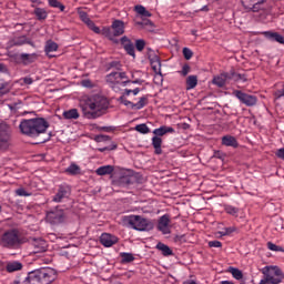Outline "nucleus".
<instances>
[{
    "instance_id": "obj_1",
    "label": "nucleus",
    "mask_w": 284,
    "mask_h": 284,
    "mask_svg": "<svg viewBox=\"0 0 284 284\" xmlns=\"http://www.w3.org/2000/svg\"><path fill=\"white\" fill-rule=\"evenodd\" d=\"M79 108L82 116L92 121L105 114V110L110 108V101L101 94L85 95L81 98Z\"/></svg>"
},
{
    "instance_id": "obj_2",
    "label": "nucleus",
    "mask_w": 284,
    "mask_h": 284,
    "mask_svg": "<svg viewBox=\"0 0 284 284\" xmlns=\"http://www.w3.org/2000/svg\"><path fill=\"white\" fill-rule=\"evenodd\" d=\"M20 132L26 136L31 139H37L40 134H45L48 128H50V122L44 118H33L29 120H22L19 124Z\"/></svg>"
},
{
    "instance_id": "obj_3",
    "label": "nucleus",
    "mask_w": 284,
    "mask_h": 284,
    "mask_svg": "<svg viewBox=\"0 0 284 284\" xmlns=\"http://www.w3.org/2000/svg\"><path fill=\"white\" fill-rule=\"evenodd\" d=\"M122 221L125 225L138 232H150V230H154V224L141 215H126Z\"/></svg>"
},
{
    "instance_id": "obj_4",
    "label": "nucleus",
    "mask_w": 284,
    "mask_h": 284,
    "mask_svg": "<svg viewBox=\"0 0 284 284\" xmlns=\"http://www.w3.org/2000/svg\"><path fill=\"white\" fill-rule=\"evenodd\" d=\"M105 81L108 85L114 90V92H119L121 88H125L130 80H128V74L125 72L112 71L105 77Z\"/></svg>"
},
{
    "instance_id": "obj_5",
    "label": "nucleus",
    "mask_w": 284,
    "mask_h": 284,
    "mask_svg": "<svg viewBox=\"0 0 284 284\" xmlns=\"http://www.w3.org/2000/svg\"><path fill=\"white\" fill-rule=\"evenodd\" d=\"M31 278H34L36 284H50L57 281V271L54 268L44 267L31 272Z\"/></svg>"
},
{
    "instance_id": "obj_6",
    "label": "nucleus",
    "mask_w": 284,
    "mask_h": 284,
    "mask_svg": "<svg viewBox=\"0 0 284 284\" xmlns=\"http://www.w3.org/2000/svg\"><path fill=\"white\" fill-rule=\"evenodd\" d=\"M2 247H8L9 250H14L21 245V237H19V230L12 229L3 233L1 237Z\"/></svg>"
},
{
    "instance_id": "obj_7",
    "label": "nucleus",
    "mask_w": 284,
    "mask_h": 284,
    "mask_svg": "<svg viewBox=\"0 0 284 284\" xmlns=\"http://www.w3.org/2000/svg\"><path fill=\"white\" fill-rule=\"evenodd\" d=\"M12 141V129L6 122H0V152H6Z\"/></svg>"
},
{
    "instance_id": "obj_8",
    "label": "nucleus",
    "mask_w": 284,
    "mask_h": 284,
    "mask_svg": "<svg viewBox=\"0 0 284 284\" xmlns=\"http://www.w3.org/2000/svg\"><path fill=\"white\" fill-rule=\"evenodd\" d=\"M262 274H264V276H266V278H268V277L271 278L270 284L283 283L284 273L281 270V267H278V266H265L262 270Z\"/></svg>"
},
{
    "instance_id": "obj_9",
    "label": "nucleus",
    "mask_w": 284,
    "mask_h": 284,
    "mask_svg": "<svg viewBox=\"0 0 284 284\" xmlns=\"http://www.w3.org/2000/svg\"><path fill=\"white\" fill-rule=\"evenodd\" d=\"M233 97L240 101L246 108H254L258 103V98L256 95L247 94L241 90L233 91Z\"/></svg>"
},
{
    "instance_id": "obj_10",
    "label": "nucleus",
    "mask_w": 284,
    "mask_h": 284,
    "mask_svg": "<svg viewBox=\"0 0 284 284\" xmlns=\"http://www.w3.org/2000/svg\"><path fill=\"white\" fill-rule=\"evenodd\" d=\"M267 0H241V4L246 12H261L265 10Z\"/></svg>"
},
{
    "instance_id": "obj_11",
    "label": "nucleus",
    "mask_w": 284,
    "mask_h": 284,
    "mask_svg": "<svg viewBox=\"0 0 284 284\" xmlns=\"http://www.w3.org/2000/svg\"><path fill=\"white\" fill-rule=\"evenodd\" d=\"M8 48H21V45H31L34 48V42L32 39L28 38V36H14L13 38L9 39L7 43Z\"/></svg>"
},
{
    "instance_id": "obj_12",
    "label": "nucleus",
    "mask_w": 284,
    "mask_h": 284,
    "mask_svg": "<svg viewBox=\"0 0 284 284\" xmlns=\"http://www.w3.org/2000/svg\"><path fill=\"white\" fill-rule=\"evenodd\" d=\"M63 219H65V212L63 209L55 207L47 212V221L48 223H51V225H59V223H63Z\"/></svg>"
},
{
    "instance_id": "obj_13",
    "label": "nucleus",
    "mask_w": 284,
    "mask_h": 284,
    "mask_svg": "<svg viewBox=\"0 0 284 284\" xmlns=\"http://www.w3.org/2000/svg\"><path fill=\"white\" fill-rule=\"evenodd\" d=\"M70 194H72V187L67 183H62L58 186V191L52 197V201L53 203H61L63 199H68Z\"/></svg>"
},
{
    "instance_id": "obj_14",
    "label": "nucleus",
    "mask_w": 284,
    "mask_h": 284,
    "mask_svg": "<svg viewBox=\"0 0 284 284\" xmlns=\"http://www.w3.org/2000/svg\"><path fill=\"white\" fill-rule=\"evenodd\" d=\"M78 14L81 21H83V23H85V26H88V28L92 30V32H94L95 34H101V29L97 27V24H94V21H92V19H90V17L88 16V12L78 11Z\"/></svg>"
},
{
    "instance_id": "obj_15",
    "label": "nucleus",
    "mask_w": 284,
    "mask_h": 284,
    "mask_svg": "<svg viewBox=\"0 0 284 284\" xmlns=\"http://www.w3.org/2000/svg\"><path fill=\"white\" fill-rule=\"evenodd\" d=\"M100 243L104 247H112V245H116V243H119V237L110 233H102L100 236Z\"/></svg>"
},
{
    "instance_id": "obj_16",
    "label": "nucleus",
    "mask_w": 284,
    "mask_h": 284,
    "mask_svg": "<svg viewBox=\"0 0 284 284\" xmlns=\"http://www.w3.org/2000/svg\"><path fill=\"white\" fill-rule=\"evenodd\" d=\"M227 81H232V74H230V72H223L220 75H215L212 83L217 88H225V83H227Z\"/></svg>"
},
{
    "instance_id": "obj_17",
    "label": "nucleus",
    "mask_w": 284,
    "mask_h": 284,
    "mask_svg": "<svg viewBox=\"0 0 284 284\" xmlns=\"http://www.w3.org/2000/svg\"><path fill=\"white\" fill-rule=\"evenodd\" d=\"M158 230L160 232H162V234H171V230H170V215L169 214H164L160 217L159 222H158Z\"/></svg>"
},
{
    "instance_id": "obj_18",
    "label": "nucleus",
    "mask_w": 284,
    "mask_h": 284,
    "mask_svg": "<svg viewBox=\"0 0 284 284\" xmlns=\"http://www.w3.org/2000/svg\"><path fill=\"white\" fill-rule=\"evenodd\" d=\"M34 254H41L48 251V242L43 239H37L32 242Z\"/></svg>"
},
{
    "instance_id": "obj_19",
    "label": "nucleus",
    "mask_w": 284,
    "mask_h": 284,
    "mask_svg": "<svg viewBox=\"0 0 284 284\" xmlns=\"http://www.w3.org/2000/svg\"><path fill=\"white\" fill-rule=\"evenodd\" d=\"M111 30L115 37H121L125 32V23L121 20H114L111 24Z\"/></svg>"
},
{
    "instance_id": "obj_20",
    "label": "nucleus",
    "mask_w": 284,
    "mask_h": 284,
    "mask_svg": "<svg viewBox=\"0 0 284 284\" xmlns=\"http://www.w3.org/2000/svg\"><path fill=\"white\" fill-rule=\"evenodd\" d=\"M149 60L153 72L160 74L161 77V58H159L156 54H153L149 57Z\"/></svg>"
},
{
    "instance_id": "obj_21",
    "label": "nucleus",
    "mask_w": 284,
    "mask_h": 284,
    "mask_svg": "<svg viewBox=\"0 0 284 284\" xmlns=\"http://www.w3.org/2000/svg\"><path fill=\"white\" fill-rule=\"evenodd\" d=\"M39 59V55L37 53H21L20 54V61L23 63V65H30V63H34Z\"/></svg>"
},
{
    "instance_id": "obj_22",
    "label": "nucleus",
    "mask_w": 284,
    "mask_h": 284,
    "mask_svg": "<svg viewBox=\"0 0 284 284\" xmlns=\"http://www.w3.org/2000/svg\"><path fill=\"white\" fill-rule=\"evenodd\" d=\"M153 134H155V136H159V138L165 136V134H174V128L162 125L158 129H154Z\"/></svg>"
},
{
    "instance_id": "obj_23",
    "label": "nucleus",
    "mask_w": 284,
    "mask_h": 284,
    "mask_svg": "<svg viewBox=\"0 0 284 284\" xmlns=\"http://www.w3.org/2000/svg\"><path fill=\"white\" fill-rule=\"evenodd\" d=\"M222 145L226 148H239V141L232 135H224L222 138Z\"/></svg>"
},
{
    "instance_id": "obj_24",
    "label": "nucleus",
    "mask_w": 284,
    "mask_h": 284,
    "mask_svg": "<svg viewBox=\"0 0 284 284\" xmlns=\"http://www.w3.org/2000/svg\"><path fill=\"white\" fill-rule=\"evenodd\" d=\"M155 248L159 250V252H161L162 256H173L174 252L172 251V248H170V246H168V244H164L163 242H159L155 246Z\"/></svg>"
},
{
    "instance_id": "obj_25",
    "label": "nucleus",
    "mask_w": 284,
    "mask_h": 284,
    "mask_svg": "<svg viewBox=\"0 0 284 284\" xmlns=\"http://www.w3.org/2000/svg\"><path fill=\"white\" fill-rule=\"evenodd\" d=\"M264 37L270 39V41H276L277 43L284 44V37L278 32L266 31L264 32Z\"/></svg>"
},
{
    "instance_id": "obj_26",
    "label": "nucleus",
    "mask_w": 284,
    "mask_h": 284,
    "mask_svg": "<svg viewBox=\"0 0 284 284\" xmlns=\"http://www.w3.org/2000/svg\"><path fill=\"white\" fill-rule=\"evenodd\" d=\"M161 145H163V139L159 138L158 135L152 138V146L154 148V154H163V149H161Z\"/></svg>"
},
{
    "instance_id": "obj_27",
    "label": "nucleus",
    "mask_w": 284,
    "mask_h": 284,
    "mask_svg": "<svg viewBox=\"0 0 284 284\" xmlns=\"http://www.w3.org/2000/svg\"><path fill=\"white\" fill-rule=\"evenodd\" d=\"M185 83H186L185 89L187 91L194 90V88H196V85H199V77L197 75H189L186 78V82Z\"/></svg>"
},
{
    "instance_id": "obj_28",
    "label": "nucleus",
    "mask_w": 284,
    "mask_h": 284,
    "mask_svg": "<svg viewBox=\"0 0 284 284\" xmlns=\"http://www.w3.org/2000/svg\"><path fill=\"white\" fill-rule=\"evenodd\" d=\"M19 270H23V264L19 261L9 262L7 264V272L9 273L19 272Z\"/></svg>"
},
{
    "instance_id": "obj_29",
    "label": "nucleus",
    "mask_w": 284,
    "mask_h": 284,
    "mask_svg": "<svg viewBox=\"0 0 284 284\" xmlns=\"http://www.w3.org/2000/svg\"><path fill=\"white\" fill-rule=\"evenodd\" d=\"M135 23L136 26H140V28H143V30H148L149 32H152V30H154V22L149 19H143L142 21H138Z\"/></svg>"
},
{
    "instance_id": "obj_30",
    "label": "nucleus",
    "mask_w": 284,
    "mask_h": 284,
    "mask_svg": "<svg viewBox=\"0 0 284 284\" xmlns=\"http://www.w3.org/2000/svg\"><path fill=\"white\" fill-rule=\"evenodd\" d=\"M112 172H114V166L112 165L100 166L95 170L98 176H105V174H112Z\"/></svg>"
},
{
    "instance_id": "obj_31",
    "label": "nucleus",
    "mask_w": 284,
    "mask_h": 284,
    "mask_svg": "<svg viewBox=\"0 0 284 284\" xmlns=\"http://www.w3.org/2000/svg\"><path fill=\"white\" fill-rule=\"evenodd\" d=\"M62 116L64 118V119H67V120H77V119H79V116H80V114H79V110H77V109H70V110H68V111H64L63 113H62Z\"/></svg>"
},
{
    "instance_id": "obj_32",
    "label": "nucleus",
    "mask_w": 284,
    "mask_h": 284,
    "mask_svg": "<svg viewBox=\"0 0 284 284\" xmlns=\"http://www.w3.org/2000/svg\"><path fill=\"white\" fill-rule=\"evenodd\" d=\"M33 14H36L38 21H45L48 19V11L43 8H36Z\"/></svg>"
},
{
    "instance_id": "obj_33",
    "label": "nucleus",
    "mask_w": 284,
    "mask_h": 284,
    "mask_svg": "<svg viewBox=\"0 0 284 284\" xmlns=\"http://www.w3.org/2000/svg\"><path fill=\"white\" fill-rule=\"evenodd\" d=\"M100 34L109 39L110 41H114V38L116 37L114 34V31L110 27H104L102 30H100Z\"/></svg>"
},
{
    "instance_id": "obj_34",
    "label": "nucleus",
    "mask_w": 284,
    "mask_h": 284,
    "mask_svg": "<svg viewBox=\"0 0 284 284\" xmlns=\"http://www.w3.org/2000/svg\"><path fill=\"white\" fill-rule=\"evenodd\" d=\"M65 172L71 176H77V174H81V168L75 163H72L68 166V169H65Z\"/></svg>"
},
{
    "instance_id": "obj_35",
    "label": "nucleus",
    "mask_w": 284,
    "mask_h": 284,
    "mask_svg": "<svg viewBox=\"0 0 284 284\" xmlns=\"http://www.w3.org/2000/svg\"><path fill=\"white\" fill-rule=\"evenodd\" d=\"M229 272H230V274H232V276H233V278H235V281L243 280V271H241L234 266H230Z\"/></svg>"
},
{
    "instance_id": "obj_36",
    "label": "nucleus",
    "mask_w": 284,
    "mask_h": 284,
    "mask_svg": "<svg viewBox=\"0 0 284 284\" xmlns=\"http://www.w3.org/2000/svg\"><path fill=\"white\" fill-rule=\"evenodd\" d=\"M57 50H59V44L52 40H49L44 47L45 53L50 54V52H57Z\"/></svg>"
},
{
    "instance_id": "obj_37",
    "label": "nucleus",
    "mask_w": 284,
    "mask_h": 284,
    "mask_svg": "<svg viewBox=\"0 0 284 284\" xmlns=\"http://www.w3.org/2000/svg\"><path fill=\"white\" fill-rule=\"evenodd\" d=\"M148 103V95H144L140 98V100L136 103H133V110H143V108H145Z\"/></svg>"
},
{
    "instance_id": "obj_38",
    "label": "nucleus",
    "mask_w": 284,
    "mask_h": 284,
    "mask_svg": "<svg viewBox=\"0 0 284 284\" xmlns=\"http://www.w3.org/2000/svg\"><path fill=\"white\" fill-rule=\"evenodd\" d=\"M135 12L140 14V17H145V18L152 17V13L141 4L135 6Z\"/></svg>"
},
{
    "instance_id": "obj_39",
    "label": "nucleus",
    "mask_w": 284,
    "mask_h": 284,
    "mask_svg": "<svg viewBox=\"0 0 284 284\" xmlns=\"http://www.w3.org/2000/svg\"><path fill=\"white\" fill-rule=\"evenodd\" d=\"M8 92H10V83L0 79V95L3 97V94H8Z\"/></svg>"
},
{
    "instance_id": "obj_40",
    "label": "nucleus",
    "mask_w": 284,
    "mask_h": 284,
    "mask_svg": "<svg viewBox=\"0 0 284 284\" xmlns=\"http://www.w3.org/2000/svg\"><path fill=\"white\" fill-rule=\"evenodd\" d=\"M224 212H226V214H230L231 216H236L239 214V207L225 204Z\"/></svg>"
},
{
    "instance_id": "obj_41",
    "label": "nucleus",
    "mask_w": 284,
    "mask_h": 284,
    "mask_svg": "<svg viewBox=\"0 0 284 284\" xmlns=\"http://www.w3.org/2000/svg\"><path fill=\"white\" fill-rule=\"evenodd\" d=\"M135 131L139 132L140 134H150V128L145 123L138 124L135 126Z\"/></svg>"
},
{
    "instance_id": "obj_42",
    "label": "nucleus",
    "mask_w": 284,
    "mask_h": 284,
    "mask_svg": "<svg viewBox=\"0 0 284 284\" xmlns=\"http://www.w3.org/2000/svg\"><path fill=\"white\" fill-rule=\"evenodd\" d=\"M48 3L51 8H59L61 12L65 10V6H63L59 0H48Z\"/></svg>"
},
{
    "instance_id": "obj_43",
    "label": "nucleus",
    "mask_w": 284,
    "mask_h": 284,
    "mask_svg": "<svg viewBox=\"0 0 284 284\" xmlns=\"http://www.w3.org/2000/svg\"><path fill=\"white\" fill-rule=\"evenodd\" d=\"M119 102L122 103V105H125L126 108H130L131 110H134V102L129 101L125 95H121L119 98Z\"/></svg>"
},
{
    "instance_id": "obj_44",
    "label": "nucleus",
    "mask_w": 284,
    "mask_h": 284,
    "mask_svg": "<svg viewBox=\"0 0 284 284\" xmlns=\"http://www.w3.org/2000/svg\"><path fill=\"white\" fill-rule=\"evenodd\" d=\"M122 263H132L134 261V255L132 253H120Z\"/></svg>"
},
{
    "instance_id": "obj_45",
    "label": "nucleus",
    "mask_w": 284,
    "mask_h": 284,
    "mask_svg": "<svg viewBox=\"0 0 284 284\" xmlns=\"http://www.w3.org/2000/svg\"><path fill=\"white\" fill-rule=\"evenodd\" d=\"M229 74H231L232 79H234L235 81H243V83L247 81V78L245 77V74L236 73L234 71H230Z\"/></svg>"
},
{
    "instance_id": "obj_46",
    "label": "nucleus",
    "mask_w": 284,
    "mask_h": 284,
    "mask_svg": "<svg viewBox=\"0 0 284 284\" xmlns=\"http://www.w3.org/2000/svg\"><path fill=\"white\" fill-rule=\"evenodd\" d=\"M189 72H192V68L190 64L185 63L182 65V70L178 71V74H180V77H187Z\"/></svg>"
},
{
    "instance_id": "obj_47",
    "label": "nucleus",
    "mask_w": 284,
    "mask_h": 284,
    "mask_svg": "<svg viewBox=\"0 0 284 284\" xmlns=\"http://www.w3.org/2000/svg\"><path fill=\"white\" fill-rule=\"evenodd\" d=\"M124 50L125 52H128L130 54V57H135V52H134V44L131 43H125L124 44Z\"/></svg>"
},
{
    "instance_id": "obj_48",
    "label": "nucleus",
    "mask_w": 284,
    "mask_h": 284,
    "mask_svg": "<svg viewBox=\"0 0 284 284\" xmlns=\"http://www.w3.org/2000/svg\"><path fill=\"white\" fill-rule=\"evenodd\" d=\"M267 250H271V252H283V247L272 243V242H267Z\"/></svg>"
},
{
    "instance_id": "obj_49",
    "label": "nucleus",
    "mask_w": 284,
    "mask_h": 284,
    "mask_svg": "<svg viewBox=\"0 0 284 284\" xmlns=\"http://www.w3.org/2000/svg\"><path fill=\"white\" fill-rule=\"evenodd\" d=\"M20 284H37L36 280L32 277V272L29 273L23 281H20Z\"/></svg>"
},
{
    "instance_id": "obj_50",
    "label": "nucleus",
    "mask_w": 284,
    "mask_h": 284,
    "mask_svg": "<svg viewBox=\"0 0 284 284\" xmlns=\"http://www.w3.org/2000/svg\"><path fill=\"white\" fill-rule=\"evenodd\" d=\"M135 48L139 52H143V49L145 48V40H143V39L136 40Z\"/></svg>"
},
{
    "instance_id": "obj_51",
    "label": "nucleus",
    "mask_w": 284,
    "mask_h": 284,
    "mask_svg": "<svg viewBox=\"0 0 284 284\" xmlns=\"http://www.w3.org/2000/svg\"><path fill=\"white\" fill-rule=\"evenodd\" d=\"M17 196H32V193L26 191V189L20 187L16 190Z\"/></svg>"
},
{
    "instance_id": "obj_52",
    "label": "nucleus",
    "mask_w": 284,
    "mask_h": 284,
    "mask_svg": "<svg viewBox=\"0 0 284 284\" xmlns=\"http://www.w3.org/2000/svg\"><path fill=\"white\" fill-rule=\"evenodd\" d=\"M194 53L192 52V50L190 48H183V57L184 59H186V61H190V59H192V55Z\"/></svg>"
},
{
    "instance_id": "obj_53",
    "label": "nucleus",
    "mask_w": 284,
    "mask_h": 284,
    "mask_svg": "<svg viewBox=\"0 0 284 284\" xmlns=\"http://www.w3.org/2000/svg\"><path fill=\"white\" fill-rule=\"evenodd\" d=\"M235 231H236L235 227H226V229H224V231L220 232V234H221V236H227Z\"/></svg>"
},
{
    "instance_id": "obj_54",
    "label": "nucleus",
    "mask_w": 284,
    "mask_h": 284,
    "mask_svg": "<svg viewBox=\"0 0 284 284\" xmlns=\"http://www.w3.org/2000/svg\"><path fill=\"white\" fill-rule=\"evenodd\" d=\"M95 141H97V143H103L105 141H110V136L109 135H97Z\"/></svg>"
},
{
    "instance_id": "obj_55",
    "label": "nucleus",
    "mask_w": 284,
    "mask_h": 284,
    "mask_svg": "<svg viewBox=\"0 0 284 284\" xmlns=\"http://www.w3.org/2000/svg\"><path fill=\"white\" fill-rule=\"evenodd\" d=\"M209 247H223V243H221L219 240L210 241Z\"/></svg>"
},
{
    "instance_id": "obj_56",
    "label": "nucleus",
    "mask_w": 284,
    "mask_h": 284,
    "mask_svg": "<svg viewBox=\"0 0 284 284\" xmlns=\"http://www.w3.org/2000/svg\"><path fill=\"white\" fill-rule=\"evenodd\" d=\"M110 150H116V144H112L111 146L98 148V152H110Z\"/></svg>"
},
{
    "instance_id": "obj_57",
    "label": "nucleus",
    "mask_w": 284,
    "mask_h": 284,
    "mask_svg": "<svg viewBox=\"0 0 284 284\" xmlns=\"http://www.w3.org/2000/svg\"><path fill=\"white\" fill-rule=\"evenodd\" d=\"M213 156L223 161L225 159V153H223L222 151H215Z\"/></svg>"
},
{
    "instance_id": "obj_58",
    "label": "nucleus",
    "mask_w": 284,
    "mask_h": 284,
    "mask_svg": "<svg viewBox=\"0 0 284 284\" xmlns=\"http://www.w3.org/2000/svg\"><path fill=\"white\" fill-rule=\"evenodd\" d=\"M275 155L277 156V159H282V161H284V148L278 149Z\"/></svg>"
},
{
    "instance_id": "obj_59",
    "label": "nucleus",
    "mask_w": 284,
    "mask_h": 284,
    "mask_svg": "<svg viewBox=\"0 0 284 284\" xmlns=\"http://www.w3.org/2000/svg\"><path fill=\"white\" fill-rule=\"evenodd\" d=\"M83 88H92V81L90 80H83L82 81Z\"/></svg>"
},
{
    "instance_id": "obj_60",
    "label": "nucleus",
    "mask_w": 284,
    "mask_h": 284,
    "mask_svg": "<svg viewBox=\"0 0 284 284\" xmlns=\"http://www.w3.org/2000/svg\"><path fill=\"white\" fill-rule=\"evenodd\" d=\"M8 72V67L6 64L0 63V74H6Z\"/></svg>"
},
{
    "instance_id": "obj_61",
    "label": "nucleus",
    "mask_w": 284,
    "mask_h": 284,
    "mask_svg": "<svg viewBox=\"0 0 284 284\" xmlns=\"http://www.w3.org/2000/svg\"><path fill=\"white\" fill-rule=\"evenodd\" d=\"M270 281H271L270 276L267 277L264 275V278L261 280L258 284H270Z\"/></svg>"
},
{
    "instance_id": "obj_62",
    "label": "nucleus",
    "mask_w": 284,
    "mask_h": 284,
    "mask_svg": "<svg viewBox=\"0 0 284 284\" xmlns=\"http://www.w3.org/2000/svg\"><path fill=\"white\" fill-rule=\"evenodd\" d=\"M121 43H122V45H125V43H132V42H130V39H128V37H122L121 38Z\"/></svg>"
},
{
    "instance_id": "obj_63",
    "label": "nucleus",
    "mask_w": 284,
    "mask_h": 284,
    "mask_svg": "<svg viewBox=\"0 0 284 284\" xmlns=\"http://www.w3.org/2000/svg\"><path fill=\"white\" fill-rule=\"evenodd\" d=\"M130 83H133L135 85H142L143 80L138 79V80L130 81Z\"/></svg>"
},
{
    "instance_id": "obj_64",
    "label": "nucleus",
    "mask_w": 284,
    "mask_h": 284,
    "mask_svg": "<svg viewBox=\"0 0 284 284\" xmlns=\"http://www.w3.org/2000/svg\"><path fill=\"white\" fill-rule=\"evenodd\" d=\"M24 83L27 85H32V83H33L32 78H24Z\"/></svg>"
}]
</instances>
